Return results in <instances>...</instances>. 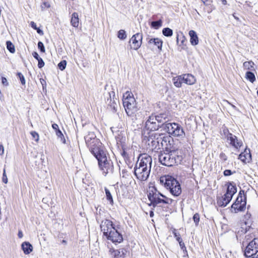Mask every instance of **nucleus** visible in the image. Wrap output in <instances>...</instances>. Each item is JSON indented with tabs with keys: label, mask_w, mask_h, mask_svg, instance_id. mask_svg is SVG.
Wrapping results in <instances>:
<instances>
[{
	"label": "nucleus",
	"mask_w": 258,
	"mask_h": 258,
	"mask_svg": "<svg viewBox=\"0 0 258 258\" xmlns=\"http://www.w3.org/2000/svg\"><path fill=\"white\" fill-rule=\"evenodd\" d=\"M223 134L225 137V138L227 137V136H228V134H231V133H230L229 132V130L226 127H224L223 130Z\"/></svg>",
	"instance_id": "49530a36"
},
{
	"label": "nucleus",
	"mask_w": 258,
	"mask_h": 258,
	"mask_svg": "<svg viewBox=\"0 0 258 258\" xmlns=\"http://www.w3.org/2000/svg\"><path fill=\"white\" fill-rule=\"evenodd\" d=\"M108 252L111 256L113 258H125L127 253V251L125 248H120L118 250L110 248Z\"/></svg>",
	"instance_id": "a211bd4d"
},
{
	"label": "nucleus",
	"mask_w": 258,
	"mask_h": 258,
	"mask_svg": "<svg viewBox=\"0 0 258 258\" xmlns=\"http://www.w3.org/2000/svg\"><path fill=\"white\" fill-rule=\"evenodd\" d=\"M163 35L166 37H170L173 35V31L169 28H165L162 30Z\"/></svg>",
	"instance_id": "7c9ffc66"
},
{
	"label": "nucleus",
	"mask_w": 258,
	"mask_h": 258,
	"mask_svg": "<svg viewBox=\"0 0 258 258\" xmlns=\"http://www.w3.org/2000/svg\"><path fill=\"white\" fill-rule=\"evenodd\" d=\"M231 146L235 148L236 149H239L242 145V142L239 141L237 137L234 136L232 141L230 142Z\"/></svg>",
	"instance_id": "cd10ccee"
},
{
	"label": "nucleus",
	"mask_w": 258,
	"mask_h": 258,
	"mask_svg": "<svg viewBox=\"0 0 258 258\" xmlns=\"http://www.w3.org/2000/svg\"><path fill=\"white\" fill-rule=\"evenodd\" d=\"M32 56L37 60L39 59L40 57L39 56L37 52L34 51L32 53Z\"/></svg>",
	"instance_id": "8fccbe9b"
},
{
	"label": "nucleus",
	"mask_w": 258,
	"mask_h": 258,
	"mask_svg": "<svg viewBox=\"0 0 258 258\" xmlns=\"http://www.w3.org/2000/svg\"><path fill=\"white\" fill-rule=\"evenodd\" d=\"M55 134L57 137L60 139L61 142H62L63 143H66V140L64 139V137L62 132L59 130H57V131L55 132Z\"/></svg>",
	"instance_id": "c9c22d12"
},
{
	"label": "nucleus",
	"mask_w": 258,
	"mask_h": 258,
	"mask_svg": "<svg viewBox=\"0 0 258 258\" xmlns=\"http://www.w3.org/2000/svg\"><path fill=\"white\" fill-rule=\"evenodd\" d=\"M181 156L177 154L176 151H170L168 153H161L159 155V160L163 165L172 166L175 164H178L181 161Z\"/></svg>",
	"instance_id": "7ed1b4c3"
},
{
	"label": "nucleus",
	"mask_w": 258,
	"mask_h": 258,
	"mask_svg": "<svg viewBox=\"0 0 258 258\" xmlns=\"http://www.w3.org/2000/svg\"><path fill=\"white\" fill-rule=\"evenodd\" d=\"M162 24V21L161 20H159L156 21H153L151 23V26L154 29H158L160 28Z\"/></svg>",
	"instance_id": "2f4dec72"
},
{
	"label": "nucleus",
	"mask_w": 258,
	"mask_h": 258,
	"mask_svg": "<svg viewBox=\"0 0 258 258\" xmlns=\"http://www.w3.org/2000/svg\"><path fill=\"white\" fill-rule=\"evenodd\" d=\"M244 216L245 218L248 219L250 217L251 215L250 213H247Z\"/></svg>",
	"instance_id": "680f3d73"
},
{
	"label": "nucleus",
	"mask_w": 258,
	"mask_h": 258,
	"mask_svg": "<svg viewBox=\"0 0 258 258\" xmlns=\"http://www.w3.org/2000/svg\"><path fill=\"white\" fill-rule=\"evenodd\" d=\"M115 228L111 221L105 219L103 220L100 224V228L105 237L108 235L110 231H112Z\"/></svg>",
	"instance_id": "4468645a"
},
{
	"label": "nucleus",
	"mask_w": 258,
	"mask_h": 258,
	"mask_svg": "<svg viewBox=\"0 0 258 258\" xmlns=\"http://www.w3.org/2000/svg\"><path fill=\"white\" fill-rule=\"evenodd\" d=\"M154 115H152L148 117L145 122V128L148 131H154L161 127V124L156 122Z\"/></svg>",
	"instance_id": "ddd939ff"
},
{
	"label": "nucleus",
	"mask_w": 258,
	"mask_h": 258,
	"mask_svg": "<svg viewBox=\"0 0 258 258\" xmlns=\"http://www.w3.org/2000/svg\"><path fill=\"white\" fill-rule=\"evenodd\" d=\"M172 82L175 87L177 88L181 87V85L183 83L182 76L180 75L174 77L172 79Z\"/></svg>",
	"instance_id": "a878e982"
},
{
	"label": "nucleus",
	"mask_w": 258,
	"mask_h": 258,
	"mask_svg": "<svg viewBox=\"0 0 258 258\" xmlns=\"http://www.w3.org/2000/svg\"><path fill=\"white\" fill-rule=\"evenodd\" d=\"M86 143L93 155L104 149L102 143L94 134H89L85 138Z\"/></svg>",
	"instance_id": "0eeeda50"
},
{
	"label": "nucleus",
	"mask_w": 258,
	"mask_h": 258,
	"mask_svg": "<svg viewBox=\"0 0 258 258\" xmlns=\"http://www.w3.org/2000/svg\"><path fill=\"white\" fill-rule=\"evenodd\" d=\"M162 134L151 133L149 136H145L144 141L148 145L150 150L158 149L160 148V144L163 146L162 142L164 141Z\"/></svg>",
	"instance_id": "423d86ee"
},
{
	"label": "nucleus",
	"mask_w": 258,
	"mask_h": 258,
	"mask_svg": "<svg viewBox=\"0 0 258 258\" xmlns=\"http://www.w3.org/2000/svg\"><path fill=\"white\" fill-rule=\"evenodd\" d=\"M148 198L151 202L150 205L155 207L158 204L163 203V198H165V196L161 194L155 187H150L148 190Z\"/></svg>",
	"instance_id": "1a4fd4ad"
},
{
	"label": "nucleus",
	"mask_w": 258,
	"mask_h": 258,
	"mask_svg": "<svg viewBox=\"0 0 258 258\" xmlns=\"http://www.w3.org/2000/svg\"><path fill=\"white\" fill-rule=\"evenodd\" d=\"M22 249L25 254L30 253L33 250V246L29 242H24L21 244Z\"/></svg>",
	"instance_id": "5701e85b"
},
{
	"label": "nucleus",
	"mask_w": 258,
	"mask_h": 258,
	"mask_svg": "<svg viewBox=\"0 0 258 258\" xmlns=\"http://www.w3.org/2000/svg\"><path fill=\"white\" fill-rule=\"evenodd\" d=\"M143 39V35L142 33H137L134 35L130 39V42L131 48L135 49H138L141 46Z\"/></svg>",
	"instance_id": "2eb2a0df"
},
{
	"label": "nucleus",
	"mask_w": 258,
	"mask_h": 258,
	"mask_svg": "<svg viewBox=\"0 0 258 258\" xmlns=\"http://www.w3.org/2000/svg\"><path fill=\"white\" fill-rule=\"evenodd\" d=\"M93 155L97 160L99 167L105 176L108 173H113V162L110 158H107L104 149Z\"/></svg>",
	"instance_id": "f03ea898"
},
{
	"label": "nucleus",
	"mask_w": 258,
	"mask_h": 258,
	"mask_svg": "<svg viewBox=\"0 0 258 258\" xmlns=\"http://www.w3.org/2000/svg\"><path fill=\"white\" fill-rule=\"evenodd\" d=\"M243 66L245 70H254V63L252 61H245L243 63Z\"/></svg>",
	"instance_id": "c85d7f7f"
},
{
	"label": "nucleus",
	"mask_w": 258,
	"mask_h": 258,
	"mask_svg": "<svg viewBox=\"0 0 258 258\" xmlns=\"http://www.w3.org/2000/svg\"><path fill=\"white\" fill-rule=\"evenodd\" d=\"M50 7V5L48 2H44L43 3V4L42 5V8H49Z\"/></svg>",
	"instance_id": "5fc2aeb1"
},
{
	"label": "nucleus",
	"mask_w": 258,
	"mask_h": 258,
	"mask_svg": "<svg viewBox=\"0 0 258 258\" xmlns=\"http://www.w3.org/2000/svg\"><path fill=\"white\" fill-rule=\"evenodd\" d=\"M188 34L190 37V42L191 44L194 46L197 45L199 43V38L196 31L194 30H190Z\"/></svg>",
	"instance_id": "4be33fe9"
},
{
	"label": "nucleus",
	"mask_w": 258,
	"mask_h": 258,
	"mask_svg": "<svg viewBox=\"0 0 258 258\" xmlns=\"http://www.w3.org/2000/svg\"><path fill=\"white\" fill-rule=\"evenodd\" d=\"M106 237L113 243H120L123 241L122 235L118 227H115L112 231H110Z\"/></svg>",
	"instance_id": "f8f14e48"
},
{
	"label": "nucleus",
	"mask_w": 258,
	"mask_h": 258,
	"mask_svg": "<svg viewBox=\"0 0 258 258\" xmlns=\"http://www.w3.org/2000/svg\"><path fill=\"white\" fill-rule=\"evenodd\" d=\"M4 153V147L3 145H0V155H3Z\"/></svg>",
	"instance_id": "6e6d98bb"
},
{
	"label": "nucleus",
	"mask_w": 258,
	"mask_h": 258,
	"mask_svg": "<svg viewBox=\"0 0 258 258\" xmlns=\"http://www.w3.org/2000/svg\"><path fill=\"white\" fill-rule=\"evenodd\" d=\"M154 118L156 119V122H158V123L161 124V127L163 126L164 128V124L167 123L166 121V115L164 114H160L158 115H154Z\"/></svg>",
	"instance_id": "393cba45"
},
{
	"label": "nucleus",
	"mask_w": 258,
	"mask_h": 258,
	"mask_svg": "<svg viewBox=\"0 0 258 258\" xmlns=\"http://www.w3.org/2000/svg\"><path fill=\"white\" fill-rule=\"evenodd\" d=\"M236 191L237 188L235 184L233 182H229L226 193L233 197Z\"/></svg>",
	"instance_id": "b1692460"
},
{
	"label": "nucleus",
	"mask_w": 258,
	"mask_h": 258,
	"mask_svg": "<svg viewBox=\"0 0 258 258\" xmlns=\"http://www.w3.org/2000/svg\"><path fill=\"white\" fill-rule=\"evenodd\" d=\"M67 65V61L65 60L61 61L58 64V67L61 71L65 69Z\"/></svg>",
	"instance_id": "58836bf2"
},
{
	"label": "nucleus",
	"mask_w": 258,
	"mask_h": 258,
	"mask_svg": "<svg viewBox=\"0 0 258 258\" xmlns=\"http://www.w3.org/2000/svg\"><path fill=\"white\" fill-rule=\"evenodd\" d=\"M258 252V237L251 241L245 250V255L250 256L255 255Z\"/></svg>",
	"instance_id": "9b49d317"
},
{
	"label": "nucleus",
	"mask_w": 258,
	"mask_h": 258,
	"mask_svg": "<svg viewBox=\"0 0 258 258\" xmlns=\"http://www.w3.org/2000/svg\"><path fill=\"white\" fill-rule=\"evenodd\" d=\"M234 136H235L232 135V134H228V136H227L226 138L227 139V140L228 141H229L230 142L231 141H232V139H233Z\"/></svg>",
	"instance_id": "3c124183"
},
{
	"label": "nucleus",
	"mask_w": 258,
	"mask_h": 258,
	"mask_svg": "<svg viewBox=\"0 0 258 258\" xmlns=\"http://www.w3.org/2000/svg\"><path fill=\"white\" fill-rule=\"evenodd\" d=\"M172 233L174 235V236L176 238L178 237H179L180 236V234L178 232H176V230L175 229H174L172 231Z\"/></svg>",
	"instance_id": "603ef678"
},
{
	"label": "nucleus",
	"mask_w": 258,
	"mask_h": 258,
	"mask_svg": "<svg viewBox=\"0 0 258 258\" xmlns=\"http://www.w3.org/2000/svg\"><path fill=\"white\" fill-rule=\"evenodd\" d=\"M160 181L164 182V186L169 189L170 192L174 197H178L181 192V188L179 182L174 177L167 175L161 177Z\"/></svg>",
	"instance_id": "20e7f679"
},
{
	"label": "nucleus",
	"mask_w": 258,
	"mask_h": 258,
	"mask_svg": "<svg viewBox=\"0 0 258 258\" xmlns=\"http://www.w3.org/2000/svg\"><path fill=\"white\" fill-rule=\"evenodd\" d=\"M232 197L231 196L225 194L223 196L217 199V204L220 207H226L231 201Z\"/></svg>",
	"instance_id": "6ab92c4d"
},
{
	"label": "nucleus",
	"mask_w": 258,
	"mask_h": 258,
	"mask_svg": "<svg viewBox=\"0 0 258 258\" xmlns=\"http://www.w3.org/2000/svg\"><path fill=\"white\" fill-rule=\"evenodd\" d=\"M117 37L121 40H124L126 38V32L124 30H120L118 32Z\"/></svg>",
	"instance_id": "f704fd0d"
},
{
	"label": "nucleus",
	"mask_w": 258,
	"mask_h": 258,
	"mask_svg": "<svg viewBox=\"0 0 258 258\" xmlns=\"http://www.w3.org/2000/svg\"><path fill=\"white\" fill-rule=\"evenodd\" d=\"M163 198V201H162V202L163 204H171L173 202V200H172L171 199H170V198H168L166 197H165V198Z\"/></svg>",
	"instance_id": "79ce46f5"
},
{
	"label": "nucleus",
	"mask_w": 258,
	"mask_h": 258,
	"mask_svg": "<svg viewBox=\"0 0 258 258\" xmlns=\"http://www.w3.org/2000/svg\"><path fill=\"white\" fill-rule=\"evenodd\" d=\"M153 216H154V212H153V211H150V216L151 217H153Z\"/></svg>",
	"instance_id": "69168bd1"
},
{
	"label": "nucleus",
	"mask_w": 258,
	"mask_h": 258,
	"mask_svg": "<svg viewBox=\"0 0 258 258\" xmlns=\"http://www.w3.org/2000/svg\"><path fill=\"white\" fill-rule=\"evenodd\" d=\"M105 191L107 200L110 202V204H112L113 203V201L110 191L108 189L105 187Z\"/></svg>",
	"instance_id": "72a5a7b5"
},
{
	"label": "nucleus",
	"mask_w": 258,
	"mask_h": 258,
	"mask_svg": "<svg viewBox=\"0 0 258 258\" xmlns=\"http://www.w3.org/2000/svg\"><path fill=\"white\" fill-rule=\"evenodd\" d=\"M164 129L169 135L173 137L182 138L185 135L183 127L177 123H166L164 124Z\"/></svg>",
	"instance_id": "6e6552de"
},
{
	"label": "nucleus",
	"mask_w": 258,
	"mask_h": 258,
	"mask_svg": "<svg viewBox=\"0 0 258 258\" xmlns=\"http://www.w3.org/2000/svg\"><path fill=\"white\" fill-rule=\"evenodd\" d=\"M38 60V67L39 68V69H41L42 68V67H44V61L43 60V59L40 57L39 59L37 60Z\"/></svg>",
	"instance_id": "37998d69"
},
{
	"label": "nucleus",
	"mask_w": 258,
	"mask_h": 258,
	"mask_svg": "<svg viewBox=\"0 0 258 258\" xmlns=\"http://www.w3.org/2000/svg\"><path fill=\"white\" fill-rule=\"evenodd\" d=\"M61 243L64 244H67V242L66 240H62Z\"/></svg>",
	"instance_id": "774afa93"
},
{
	"label": "nucleus",
	"mask_w": 258,
	"mask_h": 258,
	"mask_svg": "<svg viewBox=\"0 0 258 258\" xmlns=\"http://www.w3.org/2000/svg\"><path fill=\"white\" fill-rule=\"evenodd\" d=\"M152 164V157L147 154L140 155L134 167V174L140 181H146L148 178Z\"/></svg>",
	"instance_id": "f257e3e1"
},
{
	"label": "nucleus",
	"mask_w": 258,
	"mask_h": 258,
	"mask_svg": "<svg viewBox=\"0 0 258 258\" xmlns=\"http://www.w3.org/2000/svg\"><path fill=\"white\" fill-rule=\"evenodd\" d=\"M30 24H31V26L33 29H34L35 30L37 29V26H36V24L35 23H34V22H31Z\"/></svg>",
	"instance_id": "13d9d810"
},
{
	"label": "nucleus",
	"mask_w": 258,
	"mask_h": 258,
	"mask_svg": "<svg viewBox=\"0 0 258 258\" xmlns=\"http://www.w3.org/2000/svg\"><path fill=\"white\" fill-rule=\"evenodd\" d=\"M52 127L53 128V129L56 132L57 130H59V128H58V126L57 124L56 123H53L52 124Z\"/></svg>",
	"instance_id": "864d4df0"
},
{
	"label": "nucleus",
	"mask_w": 258,
	"mask_h": 258,
	"mask_svg": "<svg viewBox=\"0 0 258 258\" xmlns=\"http://www.w3.org/2000/svg\"><path fill=\"white\" fill-rule=\"evenodd\" d=\"M109 98L107 99L106 103L108 104V108L113 112H116L118 107V100L116 98H114V92L108 93Z\"/></svg>",
	"instance_id": "dca6fc26"
},
{
	"label": "nucleus",
	"mask_w": 258,
	"mask_h": 258,
	"mask_svg": "<svg viewBox=\"0 0 258 258\" xmlns=\"http://www.w3.org/2000/svg\"><path fill=\"white\" fill-rule=\"evenodd\" d=\"M30 134L32 136L33 139L36 142L39 141V136L36 132L32 131L31 132Z\"/></svg>",
	"instance_id": "e433bc0d"
},
{
	"label": "nucleus",
	"mask_w": 258,
	"mask_h": 258,
	"mask_svg": "<svg viewBox=\"0 0 258 258\" xmlns=\"http://www.w3.org/2000/svg\"><path fill=\"white\" fill-rule=\"evenodd\" d=\"M247 231V230H246V228L244 229L243 228H242V230H241V232L244 233H245Z\"/></svg>",
	"instance_id": "338daca9"
},
{
	"label": "nucleus",
	"mask_w": 258,
	"mask_h": 258,
	"mask_svg": "<svg viewBox=\"0 0 258 258\" xmlns=\"http://www.w3.org/2000/svg\"><path fill=\"white\" fill-rule=\"evenodd\" d=\"M238 159L244 163H249L251 160L249 150H248V151L245 150L244 152L241 153L239 155Z\"/></svg>",
	"instance_id": "412c9836"
},
{
	"label": "nucleus",
	"mask_w": 258,
	"mask_h": 258,
	"mask_svg": "<svg viewBox=\"0 0 258 258\" xmlns=\"http://www.w3.org/2000/svg\"><path fill=\"white\" fill-rule=\"evenodd\" d=\"M179 244L180 247H181V248L182 249L184 250V249L186 248L185 246L184 245V243L182 241H180V242H179Z\"/></svg>",
	"instance_id": "4d7b16f0"
},
{
	"label": "nucleus",
	"mask_w": 258,
	"mask_h": 258,
	"mask_svg": "<svg viewBox=\"0 0 258 258\" xmlns=\"http://www.w3.org/2000/svg\"><path fill=\"white\" fill-rule=\"evenodd\" d=\"M6 44L7 48L10 52L14 53L15 52V46L10 41H7Z\"/></svg>",
	"instance_id": "473e14b6"
},
{
	"label": "nucleus",
	"mask_w": 258,
	"mask_h": 258,
	"mask_svg": "<svg viewBox=\"0 0 258 258\" xmlns=\"http://www.w3.org/2000/svg\"><path fill=\"white\" fill-rule=\"evenodd\" d=\"M2 179H3V181L5 183H7L8 182V178H7V176L6 175L5 169H4Z\"/></svg>",
	"instance_id": "c03bdc74"
},
{
	"label": "nucleus",
	"mask_w": 258,
	"mask_h": 258,
	"mask_svg": "<svg viewBox=\"0 0 258 258\" xmlns=\"http://www.w3.org/2000/svg\"><path fill=\"white\" fill-rule=\"evenodd\" d=\"M183 83L188 85H192L196 82V79L195 76L190 74L182 75Z\"/></svg>",
	"instance_id": "aec40b11"
},
{
	"label": "nucleus",
	"mask_w": 258,
	"mask_h": 258,
	"mask_svg": "<svg viewBox=\"0 0 258 258\" xmlns=\"http://www.w3.org/2000/svg\"><path fill=\"white\" fill-rule=\"evenodd\" d=\"M220 158L221 160H222L223 161H226L227 159V157L226 155L224 153H221L220 154Z\"/></svg>",
	"instance_id": "09e8293b"
},
{
	"label": "nucleus",
	"mask_w": 258,
	"mask_h": 258,
	"mask_svg": "<svg viewBox=\"0 0 258 258\" xmlns=\"http://www.w3.org/2000/svg\"><path fill=\"white\" fill-rule=\"evenodd\" d=\"M223 5H227V1L226 0H220Z\"/></svg>",
	"instance_id": "0e129e2a"
},
{
	"label": "nucleus",
	"mask_w": 258,
	"mask_h": 258,
	"mask_svg": "<svg viewBox=\"0 0 258 258\" xmlns=\"http://www.w3.org/2000/svg\"><path fill=\"white\" fill-rule=\"evenodd\" d=\"M148 47H156L159 51L162 50L163 41L159 38H147Z\"/></svg>",
	"instance_id": "f3484780"
},
{
	"label": "nucleus",
	"mask_w": 258,
	"mask_h": 258,
	"mask_svg": "<svg viewBox=\"0 0 258 258\" xmlns=\"http://www.w3.org/2000/svg\"><path fill=\"white\" fill-rule=\"evenodd\" d=\"M72 25L74 27H78L79 26V18L78 14L77 13H73L71 21Z\"/></svg>",
	"instance_id": "bb28decb"
},
{
	"label": "nucleus",
	"mask_w": 258,
	"mask_h": 258,
	"mask_svg": "<svg viewBox=\"0 0 258 258\" xmlns=\"http://www.w3.org/2000/svg\"><path fill=\"white\" fill-rule=\"evenodd\" d=\"M2 83L4 86H8L9 85L8 82L5 77H2Z\"/></svg>",
	"instance_id": "de8ad7c7"
},
{
	"label": "nucleus",
	"mask_w": 258,
	"mask_h": 258,
	"mask_svg": "<svg viewBox=\"0 0 258 258\" xmlns=\"http://www.w3.org/2000/svg\"><path fill=\"white\" fill-rule=\"evenodd\" d=\"M246 78L250 82L253 83L255 80V77L254 74L250 71L246 73Z\"/></svg>",
	"instance_id": "c756f323"
},
{
	"label": "nucleus",
	"mask_w": 258,
	"mask_h": 258,
	"mask_svg": "<svg viewBox=\"0 0 258 258\" xmlns=\"http://www.w3.org/2000/svg\"><path fill=\"white\" fill-rule=\"evenodd\" d=\"M38 48L41 52H45V49L43 43L39 41L38 43Z\"/></svg>",
	"instance_id": "a19ab883"
},
{
	"label": "nucleus",
	"mask_w": 258,
	"mask_h": 258,
	"mask_svg": "<svg viewBox=\"0 0 258 258\" xmlns=\"http://www.w3.org/2000/svg\"><path fill=\"white\" fill-rule=\"evenodd\" d=\"M17 76L19 78L22 85H25L26 81L23 75L21 73H18Z\"/></svg>",
	"instance_id": "4c0bfd02"
},
{
	"label": "nucleus",
	"mask_w": 258,
	"mask_h": 258,
	"mask_svg": "<svg viewBox=\"0 0 258 258\" xmlns=\"http://www.w3.org/2000/svg\"><path fill=\"white\" fill-rule=\"evenodd\" d=\"M235 172V171L234 172V173ZM233 173V172H232V171L231 170H229V169H226L225 170L224 172H223V174L227 176H229V175H232V174Z\"/></svg>",
	"instance_id": "a18cd8bd"
},
{
	"label": "nucleus",
	"mask_w": 258,
	"mask_h": 258,
	"mask_svg": "<svg viewBox=\"0 0 258 258\" xmlns=\"http://www.w3.org/2000/svg\"><path fill=\"white\" fill-rule=\"evenodd\" d=\"M123 105L128 116H133L137 112L136 101L132 93L126 92L123 96Z\"/></svg>",
	"instance_id": "39448f33"
},
{
	"label": "nucleus",
	"mask_w": 258,
	"mask_h": 258,
	"mask_svg": "<svg viewBox=\"0 0 258 258\" xmlns=\"http://www.w3.org/2000/svg\"><path fill=\"white\" fill-rule=\"evenodd\" d=\"M193 220L196 225L199 224L200 221V215L198 213H196L193 216Z\"/></svg>",
	"instance_id": "ea45409f"
},
{
	"label": "nucleus",
	"mask_w": 258,
	"mask_h": 258,
	"mask_svg": "<svg viewBox=\"0 0 258 258\" xmlns=\"http://www.w3.org/2000/svg\"><path fill=\"white\" fill-rule=\"evenodd\" d=\"M37 30V32L39 34H43V31L40 29L37 28V29H36Z\"/></svg>",
	"instance_id": "052dcab7"
},
{
	"label": "nucleus",
	"mask_w": 258,
	"mask_h": 258,
	"mask_svg": "<svg viewBox=\"0 0 258 258\" xmlns=\"http://www.w3.org/2000/svg\"><path fill=\"white\" fill-rule=\"evenodd\" d=\"M244 191L241 190L235 202L232 205V212L237 213L239 212L244 211L246 208V197L243 196Z\"/></svg>",
	"instance_id": "9d476101"
},
{
	"label": "nucleus",
	"mask_w": 258,
	"mask_h": 258,
	"mask_svg": "<svg viewBox=\"0 0 258 258\" xmlns=\"http://www.w3.org/2000/svg\"><path fill=\"white\" fill-rule=\"evenodd\" d=\"M176 240L178 242V243L180 242V241H182V239L181 238L180 236L179 237H176Z\"/></svg>",
	"instance_id": "e2e57ef3"
},
{
	"label": "nucleus",
	"mask_w": 258,
	"mask_h": 258,
	"mask_svg": "<svg viewBox=\"0 0 258 258\" xmlns=\"http://www.w3.org/2000/svg\"><path fill=\"white\" fill-rule=\"evenodd\" d=\"M18 236L20 238L23 237V232H22V231H21V230L19 231Z\"/></svg>",
	"instance_id": "bf43d9fd"
}]
</instances>
